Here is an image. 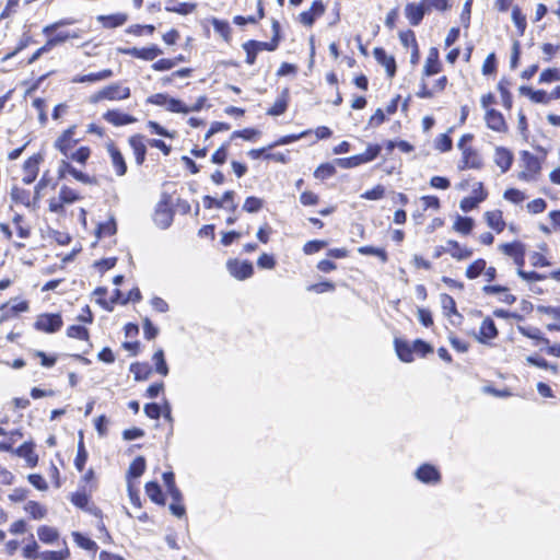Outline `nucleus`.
<instances>
[{"instance_id":"obj_33","label":"nucleus","mask_w":560,"mask_h":560,"mask_svg":"<svg viewBox=\"0 0 560 560\" xmlns=\"http://www.w3.org/2000/svg\"><path fill=\"white\" fill-rule=\"evenodd\" d=\"M167 5L165 10L171 13H176L179 15H188L196 11L197 3L192 1L186 0H166Z\"/></svg>"},{"instance_id":"obj_20","label":"nucleus","mask_w":560,"mask_h":560,"mask_svg":"<svg viewBox=\"0 0 560 560\" xmlns=\"http://www.w3.org/2000/svg\"><path fill=\"white\" fill-rule=\"evenodd\" d=\"M226 267L231 276L237 280H245L254 275L253 264L248 260L230 259L226 262Z\"/></svg>"},{"instance_id":"obj_27","label":"nucleus","mask_w":560,"mask_h":560,"mask_svg":"<svg viewBox=\"0 0 560 560\" xmlns=\"http://www.w3.org/2000/svg\"><path fill=\"white\" fill-rule=\"evenodd\" d=\"M103 119L114 127H121L135 124L137 118L120 109H108L103 114Z\"/></svg>"},{"instance_id":"obj_35","label":"nucleus","mask_w":560,"mask_h":560,"mask_svg":"<svg viewBox=\"0 0 560 560\" xmlns=\"http://www.w3.org/2000/svg\"><path fill=\"white\" fill-rule=\"evenodd\" d=\"M394 347H395L396 354L400 361H402L405 363H410L415 360L413 349H412L413 342L410 343L402 338H395Z\"/></svg>"},{"instance_id":"obj_2","label":"nucleus","mask_w":560,"mask_h":560,"mask_svg":"<svg viewBox=\"0 0 560 560\" xmlns=\"http://www.w3.org/2000/svg\"><path fill=\"white\" fill-rule=\"evenodd\" d=\"M271 38L267 42L248 39L242 44V49L245 52V63L247 66H254L257 62L258 55L261 51H276L281 42L283 40L281 24L278 20L272 19L271 21Z\"/></svg>"},{"instance_id":"obj_9","label":"nucleus","mask_w":560,"mask_h":560,"mask_svg":"<svg viewBox=\"0 0 560 560\" xmlns=\"http://www.w3.org/2000/svg\"><path fill=\"white\" fill-rule=\"evenodd\" d=\"M63 326V319L60 313H42L37 315L34 322V329L45 334H56Z\"/></svg>"},{"instance_id":"obj_16","label":"nucleus","mask_w":560,"mask_h":560,"mask_svg":"<svg viewBox=\"0 0 560 560\" xmlns=\"http://www.w3.org/2000/svg\"><path fill=\"white\" fill-rule=\"evenodd\" d=\"M415 477L421 483L431 485V486H436L442 480V474H441L440 469L430 463L421 464L416 469Z\"/></svg>"},{"instance_id":"obj_11","label":"nucleus","mask_w":560,"mask_h":560,"mask_svg":"<svg viewBox=\"0 0 560 560\" xmlns=\"http://www.w3.org/2000/svg\"><path fill=\"white\" fill-rule=\"evenodd\" d=\"M145 102L147 104L151 105L165 106L166 109L171 113H188L187 106L180 100L171 97L166 93L152 94L147 98Z\"/></svg>"},{"instance_id":"obj_30","label":"nucleus","mask_w":560,"mask_h":560,"mask_svg":"<svg viewBox=\"0 0 560 560\" xmlns=\"http://www.w3.org/2000/svg\"><path fill=\"white\" fill-rule=\"evenodd\" d=\"M481 291L485 295L488 296L502 295L500 300L509 305H512L516 302V296L510 292L508 287L502 284H485Z\"/></svg>"},{"instance_id":"obj_28","label":"nucleus","mask_w":560,"mask_h":560,"mask_svg":"<svg viewBox=\"0 0 560 560\" xmlns=\"http://www.w3.org/2000/svg\"><path fill=\"white\" fill-rule=\"evenodd\" d=\"M443 66L440 60V51L436 47H431L429 49L423 69H422V75L423 77H432L434 74H438L442 71Z\"/></svg>"},{"instance_id":"obj_48","label":"nucleus","mask_w":560,"mask_h":560,"mask_svg":"<svg viewBox=\"0 0 560 560\" xmlns=\"http://www.w3.org/2000/svg\"><path fill=\"white\" fill-rule=\"evenodd\" d=\"M520 92L536 104H548L550 102L549 94L544 90H533L529 86H521Z\"/></svg>"},{"instance_id":"obj_58","label":"nucleus","mask_w":560,"mask_h":560,"mask_svg":"<svg viewBox=\"0 0 560 560\" xmlns=\"http://www.w3.org/2000/svg\"><path fill=\"white\" fill-rule=\"evenodd\" d=\"M42 552H39V546L34 538V535L31 534L27 538L26 544L22 548V556L25 559H38L40 558Z\"/></svg>"},{"instance_id":"obj_10","label":"nucleus","mask_w":560,"mask_h":560,"mask_svg":"<svg viewBox=\"0 0 560 560\" xmlns=\"http://www.w3.org/2000/svg\"><path fill=\"white\" fill-rule=\"evenodd\" d=\"M91 493L88 489L79 487L75 492L71 493L70 502L78 509L84 510L97 518H103L102 510L94 503H91Z\"/></svg>"},{"instance_id":"obj_29","label":"nucleus","mask_w":560,"mask_h":560,"mask_svg":"<svg viewBox=\"0 0 560 560\" xmlns=\"http://www.w3.org/2000/svg\"><path fill=\"white\" fill-rule=\"evenodd\" d=\"M447 254L456 261L469 259L474 255V249L467 245L460 244L456 240H448L446 242Z\"/></svg>"},{"instance_id":"obj_64","label":"nucleus","mask_w":560,"mask_h":560,"mask_svg":"<svg viewBox=\"0 0 560 560\" xmlns=\"http://www.w3.org/2000/svg\"><path fill=\"white\" fill-rule=\"evenodd\" d=\"M70 557L68 547L60 550H46L42 552V560H67Z\"/></svg>"},{"instance_id":"obj_7","label":"nucleus","mask_w":560,"mask_h":560,"mask_svg":"<svg viewBox=\"0 0 560 560\" xmlns=\"http://www.w3.org/2000/svg\"><path fill=\"white\" fill-rule=\"evenodd\" d=\"M498 250L503 256L512 259L516 269L525 267L526 245L523 242L514 240L512 242L501 243L498 245Z\"/></svg>"},{"instance_id":"obj_43","label":"nucleus","mask_w":560,"mask_h":560,"mask_svg":"<svg viewBox=\"0 0 560 560\" xmlns=\"http://www.w3.org/2000/svg\"><path fill=\"white\" fill-rule=\"evenodd\" d=\"M36 533L39 541L46 545H52L60 538L59 530L56 527L49 525L38 526Z\"/></svg>"},{"instance_id":"obj_34","label":"nucleus","mask_w":560,"mask_h":560,"mask_svg":"<svg viewBox=\"0 0 560 560\" xmlns=\"http://www.w3.org/2000/svg\"><path fill=\"white\" fill-rule=\"evenodd\" d=\"M290 102V90L288 88H284L280 95L277 97L275 103L267 109L266 114L269 116H280L283 115L288 107Z\"/></svg>"},{"instance_id":"obj_13","label":"nucleus","mask_w":560,"mask_h":560,"mask_svg":"<svg viewBox=\"0 0 560 560\" xmlns=\"http://www.w3.org/2000/svg\"><path fill=\"white\" fill-rule=\"evenodd\" d=\"M105 149L110 159L112 166L114 168L115 175L117 177H122L128 172V165L125 155L122 154L119 147L115 143L114 140H109L105 144Z\"/></svg>"},{"instance_id":"obj_40","label":"nucleus","mask_w":560,"mask_h":560,"mask_svg":"<svg viewBox=\"0 0 560 560\" xmlns=\"http://www.w3.org/2000/svg\"><path fill=\"white\" fill-rule=\"evenodd\" d=\"M14 452L18 456L24 458L30 467L33 468L38 464V455L32 442H24Z\"/></svg>"},{"instance_id":"obj_61","label":"nucleus","mask_w":560,"mask_h":560,"mask_svg":"<svg viewBox=\"0 0 560 560\" xmlns=\"http://www.w3.org/2000/svg\"><path fill=\"white\" fill-rule=\"evenodd\" d=\"M312 133V130L311 129H306L300 133H290V135H285V136H282L280 138H278L276 141H273L271 144L268 145L269 149H272L275 147H278V145H284V144H289V143H293L302 138H305L307 137L308 135Z\"/></svg>"},{"instance_id":"obj_59","label":"nucleus","mask_w":560,"mask_h":560,"mask_svg":"<svg viewBox=\"0 0 560 560\" xmlns=\"http://www.w3.org/2000/svg\"><path fill=\"white\" fill-rule=\"evenodd\" d=\"M155 32L153 24H131L126 28V33L136 37L151 36Z\"/></svg>"},{"instance_id":"obj_63","label":"nucleus","mask_w":560,"mask_h":560,"mask_svg":"<svg viewBox=\"0 0 560 560\" xmlns=\"http://www.w3.org/2000/svg\"><path fill=\"white\" fill-rule=\"evenodd\" d=\"M152 361L155 366V372L162 376H166L168 374V366L165 361L163 349H158L152 357Z\"/></svg>"},{"instance_id":"obj_6","label":"nucleus","mask_w":560,"mask_h":560,"mask_svg":"<svg viewBox=\"0 0 560 560\" xmlns=\"http://www.w3.org/2000/svg\"><path fill=\"white\" fill-rule=\"evenodd\" d=\"M83 197L80 192L67 185L60 187L58 197L51 198L48 203V209L54 213H62L66 205H71L80 201Z\"/></svg>"},{"instance_id":"obj_19","label":"nucleus","mask_w":560,"mask_h":560,"mask_svg":"<svg viewBox=\"0 0 560 560\" xmlns=\"http://www.w3.org/2000/svg\"><path fill=\"white\" fill-rule=\"evenodd\" d=\"M173 218L174 210L172 208L171 199L168 196H165V198L158 203L154 213V221L158 225L165 229L172 224Z\"/></svg>"},{"instance_id":"obj_14","label":"nucleus","mask_w":560,"mask_h":560,"mask_svg":"<svg viewBox=\"0 0 560 560\" xmlns=\"http://www.w3.org/2000/svg\"><path fill=\"white\" fill-rule=\"evenodd\" d=\"M127 142L131 149L136 165L139 167L143 166L148 152V139L142 133H133L128 137Z\"/></svg>"},{"instance_id":"obj_23","label":"nucleus","mask_w":560,"mask_h":560,"mask_svg":"<svg viewBox=\"0 0 560 560\" xmlns=\"http://www.w3.org/2000/svg\"><path fill=\"white\" fill-rule=\"evenodd\" d=\"M30 304L26 300L18 301L12 303V301L4 302L0 305L1 316L0 323L8 322L21 313L28 311Z\"/></svg>"},{"instance_id":"obj_1","label":"nucleus","mask_w":560,"mask_h":560,"mask_svg":"<svg viewBox=\"0 0 560 560\" xmlns=\"http://www.w3.org/2000/svg\"><path fill=\"white\" fill-rule=\"evenodd\" d=\"M77 125H71L62 130L54 141V149L57 150L63 158L72 160L81 166H84L91 158L92 150L89 145H81L77 148L80 139L75 138Z\"/></svg>"},{"instance_id":"obj_56","label":"nucleus","mask_w":560,"mask_h":560,"mask_svg":"<svg viewBox=\"0 0 560 560\" xmlns=\"http://www.w3.org/2000/svg\"><path fill=\"white\" fill-rule=\"evenodd\" d=\"M72 537L74 542L82 549L90 551V552H96L98 549L97 544L91 539L90 537L85 536L84 534L80 532H73Z\"/></svg>"},{"instance_id":"obj_53","label":"nucleus","mask_w":560,"mask_h":560,"mask_svg":"<svg viewBox=\"0 0 560 560\" xmlns=\"http://www.w3.org/2000/svg\"><path fill=\"white\" fill-rule=\"evenodd\" d=\"M130 372L136 381H145L152 374V368L148 362H135L130 364Z\"/></svg>"},{"instance_id":"obj_49","label":"nucleus","mask_w":560,"mask_h":560,"mask_svg":"<svg viewBox=\"0 0 560 560\" xmlns=\"http://www.w3.org/2000/svg\"><path fill=\"white\" fill-rule=\"evenodd\" d=\"M211 24L213 26L214 32L226 44H230L232 42V27L228 21L214 18L212 19Z\"/></svg>"},{"instance_id":"obj_45","label":"nucleus","mask_w":560,"mask_h":560,"mask_svg":"<svg viewBox=\"0 0 560 560\" xmlns=\"http://www.w3.org/2000/svg\"><path fill=\"white\" fill-rule=\"evenodd\" d=\"M12 224H13V228H14V230L16 232V235L20 238L26 240V238L31 237V235H32V228L26 222V220H25L23 214L15 213L12 217Z\"/></svg>"},{"instance_id":"obj_4","label":"nucleus","mask_w":560,"mask_h":560,"mask_svg":"<svg viewBox=\"0 0 560 560\" xmlns=\"http://www.w3.org/2000/svg\"><path fill=\"white\" fill-rule=\"evenodd\" d=\"M520 168L517 179L525 183L537 182L541 175V160L527 150L520 152Z\"/></svg>"},{"instance_id":"obj_47","label":"nucleus","mask_w":560,"mask_h":560,"mask_svg":"<svg viewBox=\"0 0 560 560\" xmlns=\"http://www.w3.org/2000/svg\"><path fill=\"white\" fill-rule=\"evenodd\" d=\"M518 331L523 336L534 340L536 346L549 345V339L546 338L544 336L542 331L539 328H537V327H533V326H518Z\"/></svg>"},{"instance_id":"obj_62","label":"nucleus","mask_w":560,"mask_h":560,"mask_svg":"<svg viewBox=\"0 0 560 560\" xmlns=\"http://www.w3.org/2000/svg\"><path fill=\"white\" fill-rule=\"evenodd\" d=\"M512 20L517 30V35L523 36L527 27V21L525 14H523L521 8L517 5L512 9Z\"/></svg>"},{"instance_id":"obj_52","label":"nucleus","mask_w":560,"mask_h":560,"mask_svg":"<svg viewBox=\"0 0 560 560\" xmlns=\"http://www.w3.org/2000/svg\"><path fill=\"white\" fill-rule=\"evenodd\" d=\"M487 265V261L485 258H477L474 261H471L465 269V277L468 280H476L480 276L483 275L485 266Z\"/></svg>"},{"instance_id":"obj_12","label":"nucleus","mask_w":560,"mask_h":560,"mask_svg":"<svg viewBox=\"0 0 560 560\" xmlns=\"http://www.w3.org/2000/svg\"><path fill=\"white\" fill-rule=\"evenodd\" d=\"M117 51L120 55L129 56L144 61H153L163 54L162 49L155 44L142 48L118 47Z\"/></svg>"},{"instance_id":"obj_18","label":"nucleus","mask_w":560,"mask_h":560,"mask_svg":"<svg viewBox=\"0 0 560 560\" xmlns=\"http://www.w3.org/2000/svg\"><path fill=\"white\" fill-rule=\"evenodd\" d=\"M326 5L323 0H314L311 7L298 15V21L305 27H312L324 15Z\"/></svg>"},{"instance_id":"obj_26","label":"nucleus","mask_w":560,"mask_h":560,"mask_svg":"<svg viewBox=\"0 0 560 560\" xmlns=\"http://www.w3.org/2000/svg\"><path fill=\"white\" fill-rule=\"evenodd\" d=\"M485 121L489 129L499 133H506L509 131V126L502 113L494 108H490L486 110Z\"/></svg>"},{"instance_id":"obj_5","label":"nucleus","mask_w":560,"mask_h":560,"mask_svg":"<svg viewBox=\"0 0 560 560\" xmlns=\"http://www.w3.org/2000/svg\"><path fill=\"white\" fill-rule=\"evenodd\" d=\"M131 90L120 82H114L103 86L90 96L91 104H98L103 101L118 102L129 98Z\"/></svg>"},{"instance_id":"obj_17","label":"nucleus","mask_w":560,"mask_h":560,"mask_svg":"<svg viewBox=\"0 0 560 560\" xmlns=\"http://www.w3.org/2000/svg\"><path fill=\"white\" fill-rule=\"evenodd\" d=\"M43 155L40 153H35L27 158L22 166V183L25 185L33 184L39 173V166L43 162Z\"/></svg>"},{"instance_id":"obj_32","label":"nucleus","mask_w":560,"mask_h":560,"mask_svg":"<svg viewBox=\"0 0 560 560\" xmlns=\"http://www.w3.org/2000/svg\"><path fill=\"white\" fill-rule=\"evenodd\" d=\"M102 27L113 30L122 26L128 21V14L124 12L102 14L96 18Z\"/></svg>"},{"instance_id":"obj_21","label":"nucleus","mask_w":560,"mask_h":560,"mask_svg":"<svg viewBox=\"0 0 560 560\" xmlns=\"http://www.w3.org/2000/svg\"><path fill=\"white\" fill-rule=\"evenodd\" d=\"M428 0H421L419 3L409 2L405 7V15L412 26H418L430 8L427 4Z\"/></svg>"},{"instance_id":"obj_60","label":"nucleus","mask_w":560,"mask_h":560,"mask_svg":"<svg viewBox=\"0 0 560 560\" xmlns=\"http://www.w3.org/2000/svg\"><path fill=\"white\" fill-rule=\"evenodd\" d=\"M453 131V128H450L447 132L439 135L434 139V149L441 153H445L452 150L453 140L450 133Z\"/></svg>"},{"instance_id":"obj_3","label":"nucleus","mask_w":560,"mask_h":560,"mask_svg":"<svg viewBox=\"0 0 560 560\" xmlns=\"http://www.w3.org/2000/svg\"><path fill=\"white\" fill-rule=\"evenodd\" d=\"M475 139L472 133H464L458 142L457 148L460 151V159L457 164L459 171L481 170L485 166V160L481 153L471 143Z\"/></svg>"},{"instance_id":"obj_38","label":"nucleus","mask_w":560,"mask_h":560,"mask_svg":"<svg viewBox=\"0 0 560 560\" xmlns=\"http://www.w3.org/2000/svg\"><path fill=\"white\" fill-rule=\"evenodd\" d=\"M498 334H499V331L497 329L494 320L491 317L487 316L481 322V325L479 328L478 340L482 343H486V342L497 338Z\"/></svg>"},{"instance_id":"obj_39","label":"nucleus","mask_w":560,"mask_h":560,"mask_svg":"<svg viewBox=\"0 0 560 560\" xmlns=\"http://www.w3.org/2000/svg\"><path fill=\"white\" fill-rule=\"evenodd\" d=\"M539 250L533 252L529 255V262L535 268H544L551 266V261L548 257V245L546 243H541L538 246Z\"/></svg>"},{"instance_id":"obj_31","label":"nucleus","mask_w":560,"mask_h":560,"mask_svg":"<svg viewBox=\"0 0 560 560\" xmlns=\"http://www.w3.org/2000/svg\"><path fill=\"white\" fill-rule=\"evenodd\" d=\"M481 291L485 295L488 296L502 295L500 300L509 305H512L516 302V296L510 292L508 287L502 284H485Z\"/></svg>"},{"instance_id":"obj_15","label":"nucleus","mask_w":560,"mask_h":560,"mask_svg":"<svg viewBox=\"0 0 560 560\" xmlns=\"http://www.w3.org/2000/svg\"><path fill=\"white\" fill-rule=\"evenodd\" d=\"M10 197L13 203L25 208L35 209L38 202V198L34 191L18 184L12 185Z\"/></svg>"},{"instance_id":"obj_50","label":"nucleus","mask_w":560,"mask_h":560,"mask_svg":"<svg viewBox=\"0 0 560 560\" xmlns=\"http://www.w3.org/2000/svg\"><path fill=\"white\" fill-rule=\"evenodd\" d=\"M147 468V460L143 456H137L129 465L127 470V479L130 482L132 479L141 477Z\"/></svg>"},{"instance_id":"obj_46","label":"nucleus","mask_w":560,"mask_h":560,"mask_svg":"<svg viewBox=\"0 0 560 560\" xmlns=\"http://www.w3.org/2000/svg\"><path fill=\"white\" fill-rule=\"evenodd\" d=\"M23 510L31 520L36 521L45 518L48 513L47 508L44 504L33 500L26 502Z\"/></svg>"},{"instance_id":"obj_25","label":"nucleus","mask_w":560,"mask_h":560,"mask_svg":"<svg viewBox=\"0 0 560 560\" xmlns=\"http://www.w3.org/2000/svg\"><path fill=\"white\" fill-rule=\"evenodd\" d=\"M493 162L500 168L502 174L508 173L514 162V153L506 147H495L493 153Z\"/></svg>"},{"instance_id":"obj_51","label":"nucleus","mask_w":560,"mask_h":560,"mask_svg":"<svg viewBox=\"0 0 560 560\" xmlns=\"http://www.w3.org/2000/svg\"><path fill=\"white\" fill-rule=\"evenodd\" d=\"M474 226L475 221L472 218L457 215L453 224V230L460 235L467 236L472 232Z\"/></svg>"},{"instance_id":"obj_42","label":"nucleus","mask_w":560,"mask_h":560,"mask_svg":"<svg viewBox=\"0 0 560 560\" xmlns=\"http://www.w3.org/2000/svg\"><path fill=\"white\" fill-rule=\"evenodd\" d=\"M66 336L70 339L85 341L92 347L90 329L81 324L70 325L66 329Z\"/></svg>"},{"instance_id":"obj_8","label":"nucleus","mask_w":560,"mask_h":560,"mask_svg":"<svg viewBox=\"0 0 560 560\" xmlns=\"http://www.w3.org/2000/svg\"><path fill=\"white\" fill-rule=\"evenodd\" d=\"M72 160H68L66 158L60 161L57 170L58 179H63L68 175H70L75 180L85 185H96L98 183L95 176L89 175L88 173L77 170L72 165Z\"/></svg>"},{"instance_id":"obj_55","label":"nucleus","mask_w":560,"mask_h":560,"mask_svg":"<svg viewBox=\"0 0 560 560\" xmlns=\"http://www.w3.org/2000/svg\"><path fill=\"white\" fill-rule=\"evenodd\" d=\"M88 458H89V453H88L85 444H84L83 435L81 434L79 442H78L77 455L74 458V467L77 468L78 471L81 472L84 470Z\"/></svg>"},{"instance_id":"obj_41","label":"nucleus","mask_w":560,"mask_h":560,"mask_svg":"<svg viewBox=\"0 0 560 560\" xmlns=\"http://www.w3.org/2000/svg\"><path fill=\"white\" fill-rule=\"evenodd\" d=\"M265 8L262 0L257 1V12L254 15H235L233 23L237 26H244L246 24H258L265 18Z\"/></svg>"},{"instance_id":"obj_22","label":"nucleus","mask_w":560,"mask_h":560,"mask_svg":"<svg viewBox=\"0 0 560 560\" xmlns=\"http://www.w3.org/2000/svg\"><path fill=\"white\" fill-rule=\"evenodd\" d=\"M443 315L453 324H460L463 315L458 312L454 298L447 293L440 295Z\"/></svg>"},{"instance_id":"obj_57","label":"nucleus","mask_w":560,"mask_h":560,"mask_svg":"<svg viewBox=\"0 0 560 560\" xmlns=\"http://www.w3.org/2000/svg\"><path fill=\"white\" fill-rule=\"evenodd\" d=\"M117 232V224L114 218H110L104 222H101L96 226V236L98 238L109 237L115 235Z\"/></svg>"},{"instance_id":"obj_24","label":"nucleus","mask_w":560,"mask_h":560,"mask_svg":"<svg viewBox=\"0 0 560 560\" xmlns=\"http://www.w3.org/2000/svg\"><path fill=\"white\" fill-rule=\"evenodd\" d=\"M373 56L378 65L385 68L387 78L393 79L397 73V63L393 55H388L383 47H375Z\"/></svg>"},{"instance_id":"obj_54","label":"nucleus","mask_w":560,"mask_h":560,"mask_svg":"<svg viewBox=\"0 0 560 560\" xmlns=\"http://www.w3.org/2000/svg\"><path fill=\"white\" fill-rule=\"evenodd\" d=\"M358 253L364 256H375L383 264H386L389 259L387 252L383 247L364 245L358 248Z\"/></svg>"},{"instance_id":"obj_37","label":"nucleus","mask_w":560,"mask_h":560,"mask_svg":"<svg viewBox=\"0 0 560 560\" xmlns=\"http://www.w3.org/2000/svg\"><path fill=\"white\" fill-rule=\"evenodd\" d=\"M114 75L112 69H103L97 72H91L88 74H77L71 79L72 83H94L109 79Z\"/></svg>"},{"instance_id":"obj_36","label":"nucleus","mask_w":560,"mask_h":560,"mask_svg":"<svg viewBox=\"0 0 560 560\" xmlns=\"http://www.w3.org/2000/svg\"><path fill=\"white\" fill-rule=\"evenodd\" d=\"M487 225L495 233L500 234L504 231L506 223L503 218V212L499 209L486 211L483 214Z\"/></svg>"},{"instance_id":"obj_44","label":"nucleus","mask_w":560,"mask_h":560,"mask_svg":"<svg viewBox=\"0 0 560 560\" xmlns=\"http://www.w3.org/2000/svg\"><path fill=\"white\" fill-rule=\"evenodd\" d=\"M144 491L148 498L158 505H165L166 500L158 481H148L144 485Z\"/></svg>"}]
</instances>
